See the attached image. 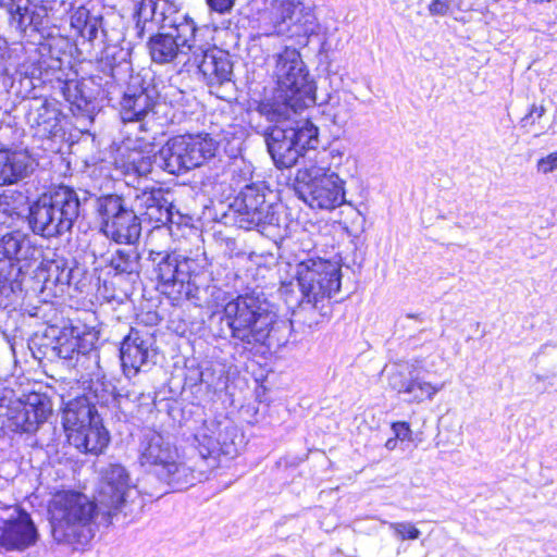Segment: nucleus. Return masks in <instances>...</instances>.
<instances>
[{
	"label": "nucleus",
	"instance_id": "09e8293b",
	"mask_svg": "<svg viewBox=\"0 0 557 557\" xmlns=\"http://www.w3.org/2000/svg\"><path fill=\"white\" fill-rule=\"evenodd\" d=\"M30 430V423H28L27 425L24 426V431H29Z\"/></svg>",
	"mask_w": 557,
	"mask_h": 557
},
{
	"label": "nucleus",
	"instance_id": "6ab92c4d",
	"mask_svg": "<svg viewBox=\"0 0 557 557\" xmlns=\"http://www.w3.org/2000/svg\"><path fill=\"white\" fill-rule=\"evenodd\" d=\"M151 18L161 24V28L169 29V34L177 40L180 46L191 50L195 48L197 27L195 22L168 0L149 1Z\"/></svg>",
	"mask_w": 557,
	"mask_h": 557
},
{
	"label": "nucleus",
	"instance_id": "6e6552de",
	"mask_svg": "<svg viewBox=\"0 0 557 557\" xmlns=\"http://www.w3.org/2000/svg\"><path fill=\"white\" fill-rule=\"evenodd\" d=\"M148 261L163 294L174 299L199 300L196 277L203 268L199 260L175 251L150 249Z\"/></svg>",
	"mask_w": 557,
	"mask_h": 557
},
{
	"label": "nucleus",
	"instance_id": "5701e85b",
	"mask_svg": "<svg viewBox=\"0 0 557 557\" xmlns=\"http://www.w3.org/2000/svg\"><path fill=\"white\" fill-rule=\"evenodd\" d=\"M170 196L171 194L162 188L143 191L136 198L140 214L156 224L172 222L174 206Z\"/></svg>",
	"mask_w": 557,
	"mask_h": 557
},
{
	"label": "nucleus",
	"instance_id": "bb28decb",
	"mask_svg": "<svg viewBox=\"0 0 557 557\" xmlns=\"http://www.w3.org/2000/svg\"><path fill=\"white\" fill-rule=\"evenodd\" d=\"M293 132L296 133V145L299 157L304 158V164L309 156H313L318 145V128L309 120L293 122Z\"/></svg>",
	"mask_w": 557,
	"mask_h": 557
},
{
	"label": "nucleus",
	"instance_id": "ea45409f",
	"mask_svg": "<svg viewBox=\"0 0 557 557\" xmlns=\"http://www.w3.org/2000/svg\"><path fill=\"white\" fill-rule=\"evenodd\" d=\"M546 112L544 106L533 104L530 109V112L521 120V124L523 127L528 125H533L537 120H540Z\"/></svg>",
	"mask_w": 557,
	"mask_h": 557
},
{
	"label": "nucleus",
	"instance_id": "8fccbe9b",
	"mask_svg": "<svg viewBox=\"0 0 557 557\" xmlns=\"http://www.w3.org/2000/svg\"><path fill=\"white\" fill-rule=\"evenodd\" d=\"M494 2H499L500 0H493Z\"/></svg>",
	"mask_w": 557,
	"mask_h": 557
},
{
	"label": "nucleus",
	"instance_id": "c9c22d12",
	"mask_svg": "<svg viewBox=\"0 0 557 557\" xmlns=\"http://www.w3.org/2000/svg\"><path fill=\"white\" fill-rule=\"evenodd\" d=\"M13 18L17 21L18 27L21 29L26 30L27 27H32V24L35 20V11H29L27 8H25L24 12H22V8L17 7Z\"/></svg>",
	"mask_w": 557,
	"mask_h": 557
},
{
	"label": "nucleus",
	"instance_id": "473e14b6",
	"mask_svg": "<svg viewBox=\"0 0 557 557\" xmlns=\"http://www.w3.org/2000/svg\"><path fill=\"white\" fill-rule=\"evenodd\" d=\"M152 161L149 152H145L143 150L133 149L126 156V165L128 171H133L139 176H146L152 170Z\"/></svg>",
	"mask_w": 557,
	"mask_h": 557
},
{
	"label": "nucleus",
	"instance_id": "2f4dec72",
	"mask_svg": "<svg viewBox=\"0 0 557 557\" xmlns=\"http://www.w3.org/2000/svg\"><path fill=\"white\" fill-rule=\"evenodd\" d=\"M46 392L37 389V424L46 421L53 412L54 403L60 404L61 396L58 395L51 387H46Z\"/></svg>",
	"mask_w": 557,
	"mask_h": 557
},
{
	"label": "nucleus",
	"instance_id": "e433bc0d",
	"mask_svg": "<svg viewBox=\"0 0 557 557\" xmlns=\"http://www.w3.org/2000/svg\"><path fill=\"white\" fill-rule=\"evenodd\" d=\"M537 171L543 174L552 173L557 169V151L541 158L536 164Z\"/></svg>",
	"mask_w": 557,
	"mask_h": 557
},
{
	"label": "nucleus",
	"instance_id": "2eb2a0df",
	"mask_svg": "<svg viewBox=\"0 0 557 557\" xmlns=\"http://www.w3.org/2000/svg\"><path fill=\"white\" fill-rule=\"evenodd\" d=\"M238 430L231 422L206 421L195 435L197 449L201 459L199 467L207 470L218 467L219 456L234 458L237 453L236 438Z\"/></svg>",
	"mask_w": 557,
	"mask_h": 557
},
{
	"label": "nucleus",
	"instance_id": "4c0bfd02",
	"mask_svg": "<svg viewBox=\"0 0 557 557\" xmlns=\"http://www.w3.org/2000/svg\"><path fill=\"white\" fill-rule=\"evenodd\" d=\"M34 208H35V202H30L28 196L25 197V203H24L23 209H20L17 207L14 208L15 210H18L17 211L18 215H23L26 218L28 227L32 232H35Z\"/></svg>",
	"mask_w": 557,
	"mask_h": 557
},
{
	"label": "nucleus",
	"instance_id": "c85d7f7f",
	"mask_svg": "<svg viewBox=\"0 0 557 557\" xmlns=\"http://www.w3.org/2000/svg\"><path fill=\"white\" fill-rule=\"evenodd\" d=\"M60 110L54 100L44 99L37 109V135L50 136L57 132L60 121Z\"/></svg>",
	"mask_w": 557,
	"mask_h": 557
},
{
	"label": "nucleus",
	"instance_id": "72a5a7b5",
	"mask_svg": "<svg viewBox=\"0 0 557 557\" xmlns=\"http://www.w3.org/2000/svg\"><path fill=\"white\" fill-rule=\"evenodd\" d=\"M389 529L394 532V535L401 540H417L421 532L411 522H389Z\"/></svg>",
	"mask_w": 557,
	"mask_h": 557
},
{
	"label": "nucleus",
	"instance_id": "39448f33",
	"mask_svg": "<svg viewBox=\"0 0 557 557\" xmlns=\"http://www.w3.org/2000/svg\"><path fill=\"white\" fill-rule=\"evenodd\" d=\"M139 463L172 490H185L207 478V470L189 465L178 448L159 433L147 435L139 446Z\"/></svg>",
	"mask_w": 557,
	"mask_h": 557
},
{
	"label": "nucleus",
	"instance_id": "37998d69",
	"mask_svg": "<svg viewBox=\"0 0 557 557\" xmlns=\"http://www.w3.org/2000/svg\"><path fill=\"white\" fill-rule=\"evenodd\" d=\"M52 9H53V1L52 0H41V4L40 5L37 4V13H36L37 18L39 16H41V14L44 16H47L48 13L50 11H52Z\"/></svg>",
	"mask_w": 557,
	"mask_h": 557
},
{
	"label": "nucleus",
	"instance_id": "a211bd4d",
	"mask_svg": "<svg viewBox=\"0 0 557 557\" xmlns=\"http://www.w3.org/2000/svg\"><path fill=\"white\" fill-rule=\"evenodd\" d=\"M388 385L399 394L408 396V401L420 404L432 400L445 387V383H432L425 372L414 366L397 368L388 375Z\"/></svg>",
	"mask_w": 557,
	"mask_h": 557
},
{
	"label": "nucleus",
	"instance_id": "20e7f679",
	"mask_svg": "<svg viewBox=\"0 0 557 557\" xmlns=\"http://www.w3.org/2000/svg\"><path fill=\"white\" fill-rule=\"evenodd\" d=\"M295 275L301 300L294 317L314 327L326 317L329 300L341 289L342 265L339 261L308 256L296 263Z\"/></svg>",
	"mask_w": 557,
	"mask_h": 557
},
{
	"label": "nucleus",
	"instance_id": "9b49d317",
	"mask_svg": "<svg viewBox=\"0 0 557 557\" xmlns=\"http://www.w3.org/2000/svg\"><path fill=\"white\" fill-rule=\"evenodd\" d=\"M77 194L66 186H53L37 197V230L45 239L72 228L79 215Z\"/></svg>",
	"mask_w": 557,
	"mask_h": 557
},
{
	"label": "nucleus",
	"instance_id": "423d86ee",
	"mask_svg": "<svg viewBox=\"0 0 557 557\" xmlns=\"http://www.w3.org/2000/svg\"><path fill=\"white\" fill-rule=\"evenodd\" d=\"M98 502L75 491L58 492L49 504L52 535L59 543L86 545L95 535Z\"/></svg>",
	"mask_w": 557,
	"mask_h": 557
},
{
	"label": "nucleus",
	"instance_id": "f257e3e1",
	"mask_svg": "<svg viewBox=\"0 0 557 557\" xmlns=\"http://www.w3.org/2000/svg\"><path fill=\"white\" fill-rule=\"evenodd\" d=\"M37 248H41L40 262L37 265V283H41V305L37 306V336L41 335L40 346L51 348L60 358L71 359L75 352L86 354L92 346L95 335L87 334L81 337V331L75 326L60 325L62 318L60 312L48 299L57 297L63 292V285L69 282L65 260L58 257L55 249L45 247L37 242Z\"/></svg>",
	"mask_w": 557,
	"mask_h": 557
},
{
	"label": "nucleus",
	"instance_id": "de8ad7c7",
	"mask_svg": "<svg viewBox=\"0 0 557 557\" xmlns=\"http://www.w3.org/2000/svg\"><path fill=\"white\" fill-rule=\"evenodd\" d=\"M146 125H147V123H141V124H140V126H139V127H140V129H141V131H146V129H147V128H146Z\"/></svg>",
	"mask_w": 557,
	"mask_h": 557
},
{
	"label": "nucleus",
	"instance_id": "9d476101",
	"mask_svg": "<svg viewBox=\"0 0 557 557\" xmlns=\"http://www.w3.org/2000/svg\"><path fill=\"white\" fill-rule=\"evenodd\" d=\"M218 149L219 143L209 134L175 136L156 154V163L170 174H181L209 162Z\"/></svg>",
	"mask_w": 557,
	"mask_h": 557
},
{
	"label": "nucleus",
	"instance_id": "f03ea898",
	"mask_svg": "<svg viewBox=\"0 0 557 557\" xmlns=\"http://www.w3.org/2000/svg\"><path fill=\"white\" fill-rule=\"evenodd\" d=\"M223 320L231 336L245 349L267 347L277 349L287 342V325L280 321L270 304L260 296L246 294L226 302Z\"/></svg>",
	"mask_w": 557,
	"mask_h": 557
},
{
	"label": "nucleus",
	"instance_id": "cd10ccee",
	"mask_svg": "<svg viewBox=\"0 0 557 557\" xmlns=\"http://www.w3.org/2000/svg\"><path fill=\"white\" fill-rule=\"evenodd\" d=\"M275 13L281 20L277 27L278 33L285 32L282 24L289 22L293 25L302 24L304 20L308 16L305 14V5L300 0H274Z\"/></svg>",
	"mask_w": 557,
	"mask_h": 557
},
{
	"label": "nucleus",
	"instance_id": "aec40b11",
	"mask_svg": "<svg viewBox=\"0 0 557 557\" xmlns=\"http://www.w3.org/2000/svg\"><path fill=\"white\" fill-rule=\"evenodd\" d=\"M295 138L293 121L289 119L280 121L265 133L268 151L277 168L288 169L298 161L299 151Z\"/></svg>",
	"mask_w": 557,
	"mask_h": 557
},
{
	"label": "nucleus",
	"instance_id": "f3484780",
	"mask_svg": "<svg viewBox=\"0 0 557 557\" xmlns=\"http://www.w3.org/2000/svg\"><path fill=\"white\" fill-rule=\"evenodd\" d=\"M154 337L146 330L131 329L120 347L122 369L127 377L136 376L156 357Z\"/></svg>",
	"mask_w": 557,
	"mask_h": 557
},
{
	"label": "nucleus",
	"instance_id": "1a4fd4ad",
	"mask_svg": "<svg viewBox=\"0 0 557 557\" xmlns=\"http://www.w3.org/2000/svg\"><path fill=\"white\" fill-rule=\"evenodd\" d=\"M63 426L69 443L82 453L99 455L110 443L109 431L95 406L85 397L66 404L63 410Z\"/></svg>",
	"mask_w": 557,
	"mask_h": 557
},
{
	"label": "nucleus",
	"instance_id": "ddd939ff",
	"mask_svg": "<svg viewBox=\"0 0 557 557\" xmlns=\"http://www.w3.org/2000/svg\"><path fill=\"white\" fill-rule=\"evenodd\" d=\"M96 211L100 230L106 237L117 244H134L141 234L139 218L117 195H107L97 199Z\"/></svg>",
	"mask_w": 557,
	"mask_h": 557
},
{
	"label": "nucleus",
	"instance_id": "4468645a",
	"mask_svg": "<svg viewBox=\"0 0 557 557\" xmlns=\"http://www.w3.org/2000/svg\"><path fill=\"white\" fill-rule=\"evenodd\" d=\"M134 487L123 465L111 462L100 468L96 502L104 524L109 525L111 519L124 510Z\"/></svg>",
	"mask_w": 557,
	"mask_h": 557
},
{
	"label": "nucleus",
	"instance_id": "c03bdc74",
	"mask_svg": "<svg viewBox=\"0 0 557 557\" xmlns=\"http://www.w3.org/2000/svg\"><path fill=\"white\" fill-rule=\"evenodd\" d=\"M97 35V25L96 23H88V27L85 30V36L88 37L89 40L94 39Z\"/></svg>",
	"mask_w": 557,
	"mask_h": 557
},
{
	"label": "nucleus",
	"instance_id": "412c9836",
	"mask_svg": "<svg viewBox=\"0 0 557 557\" xmlns=\"http://www.w3.org/2000/svg\"><path fill=\"white\" fill-rule=\"evenodd\" d=\"M193 62L211 88H219L232 82L233 64L230 55L218 48H196Z\"/></svg>",
	"mask_w": 557,
	"mask_h": 557
},
{
	"label": "nucleus",
	"instance_id": "7ed1b4c3",
	"mask_svg": "<svg viewBox=\"0 0 557 557\" xmlns=\"http://www.w3.org/2000/svg\"><path fill=\"white\" fill-rule=\"evenodd\" d=\"M352 164L337 150H322L309 156L296 174V191L312 209L333 210L345 200V171Z\"/></svg>",
	"mask_w": 557,
	"mask_h": 557
},
{
	"label": "nucleus",
	"instance_id": "a878e982",
	"mask_svg": "<svg viewBox=\"0 0 557 557\" xmlns=\"http://www.w3.org/2000/svg\"><path fill=\"white\" fill-rule=\"evenodd\" d=\"M148 47L152 61L160 64L170 63L180 53H184V49L169 33L151 37Z\"/></svg>",
	"mask_w": 557,
	"mask_h": 557
},
{
	"label": "nucleus",
	"instance_id": "79ce46f5",
	"mask_svg": "<svg viewBox=\"0 0 557 557\" xmlns=\"http://www.w3.org/2000/svg\"><path fill=\"white\" fill-rule=\"evenodd\" d=\"M393 430L396 435V438L401 441L409 438L411 430L409 424L406 422H397L393 424Z\"/></svg>",
	"mask_w": 557,
	"mask_h": 557
},
{
	"label": "nucleus",
	"instance_id": "a18cd8bd",
	"mask_svg": "<svg viewBox=\"0 0 557 557\" xmlns=\"http://www.w3.org/2000/svg\"><path fill=\"white\" fill-rule=\"evenodd\" d=\"M397 445V438H389L385 443V447L389 450L395 449Z\"/></svg>",
	"mask_w": 557,
	"mask_h": 557
},
{
	"label": "nucleus",
	"instance_id": "0eeeda50",
	"mask_svg": "<svg viewBox=\"0 0 557 557\" xmlns=\"http://www.w3.org/2000/svg\"><path fill=\"white\" fill-rule=\"evenodd\" d=\"M273 75L276 79L275 101L287 111L297 112L315 102V87L295 48H285L274 55Z\"/></svg>",
	"mask_w": 557,
	"mask_h": 557
},
{
	"label": "nucleus",
	"instance_id": "49530a36",
	"mask_svg": "<svg viewBox=\"0 0 557 557\" xmlns=\"http://www.w3.org/2000/svg\"><path fill=\"white\" fill-rule=\"evenodd\" d=\"M25 81L27 82V84H28L32 88L34 87V85H33V77H32V76H28V75L26 74V76H25Z\"/></svg>",
	"mask_w": 557,
	"mask_h": 557
},
{
	"label": "nucleus",
	"instance_id": "f704fd0d",
	"mask_svg": "<svg viewBox=\"0 0 557 557\" xmlns=\"http://www.w3.org/2000/svg\"><path fill=\"white\" fill-rule=\"evenodd\" d=\"M89 22V11L85 7L75 9L71 14V26L84 37Z\"/></svg>",
	"mask_w": 557,
	"mask_h": 557
},
{
	"label": "nucleus",
	"instance_id": "f8f14e48",
	"mask_svg": "<svg viewBox=\"0 0 557 557\" xmlns=\"http://www.w3.org/2000/svg\"><path fill=\"white\" fill-rule=\"evenodd\" d=\"M35 246L30 237L21 231L7 234L0 239V284L22 285L35 278L33 260Z\"/></svg>",
	"mask_w": 557,
	"mask_h": 557
},
{
	"label": "nucleus",
	"instance_id": "58836bf2",
	"mask_svg": "<svg viewBox=\"0 0 557 557\" xmlns=\"http://www.w3.org/2000/svg\"><path fill=\"white\" fill-rule=\"evenodd\" d=\"M451 0H431L429 13L433 16H444L448 13Z\"/></svg>",
	"mask_w": 557,
	"mask_h": 557
},
{
	"label": "nucleus",
	"instance_id": "4be33fe9",
	"mask_svg": "<svg viewBox=\"0 0 557 557\" xmlns=\"http://www.w3.org/2000/svg\"><path fill=\"white\" fill-rule=\"evenodd\" d=\"M35 536L32 517L24 510H18L16 517L0 520V546L8 550L24 549Z\"/></svg>",
	"mask_w": 557,
	"mask_h": 557
},
{
	"label": "nucleus",
	"instance_id": "c756f323",
	"mask_svg": "<svg viewBox=\"0 0 557 557\" xmlns=\"http://www.w3.org/2000/svg\"><path fill=\"white\" fill-rule=\"evenodd\" d=\"M51 52V44L49 40L39 42L37 45V71L39 72L40 77H44V82L50 81V73L53 76L58 72L61 71L62 61L57 55H50L46 59V54Z\"/></svg>",
	"mask_w": 557,
	"mask_h": 557
},
{
	"label": "nucleus",
	"instance_id": "dca6fc26",
	"mask_svg": "<svg viewBox=\"0 0 557 557\" xmlns=\"http://www.w3.org/2000/svg\"><path fill=\"white\" fill-rule=\"evenodd\" d=\"M230 210L234 222L244 230L278 222L275 207L265 200L264 188L257 184L246 185L230 205Z\"/></svg>",
	"mask_w": 557,
	"mask_h": 557
},
{
	"label": "nucleus",
	"instance_id": "a19ab883",
	"mask_svg": "<svg viewBox=\"0 0 557 557\" xmlns=\"http://www.w3.org/2000/svg\"><path fill=\"white\" fill-rule=\"evenodd\" d=\"M207 2L212 10L225 13L233 8L235 0H207Z\"/></svg>",
	"mask_w": 557,
	"mask_h": 557
},
{
	"label": "nucleus",
	"instance_id": "393cba45",
	"mask_svg": "<svg viewBox=\"0 0 557 557\" xmlns=\"http://www.w3.org/2000/svg\"><path fill=\"white\" fill-rule=\"evenodd\" d=\"M32 166V158L26 150H0V185L14 184L24 178Z\"/></svg>",
	"mask_w": 557,
	"mask_h": 557
},
{
	"label": "nucleus",
	"instance_id": "b1692460",
	"mask_svg": "<svg viewBox=\"0 0 557 557\" xmlns=\"http://www.w3.org/2000/svg\"><path fill=\"white\" fill-rule=\"evenodd\" d=\"M154 89L128 88L121 100V117L124 122L143 121L149 116L157 103Z\"/></svg>",
	"mask_w": 557,
	"mask_h": 557
},
{
	"label": "nucleus",
	"instance_id": "7c9ffc66",
	"mask_svg": "<svg viewBox=\"0 0 557 557\" xmlns=\"http://www.w3.org/2000/svg\"><path fill=\"white\" fill-rule=\"evenodd\" d=\"M139 253L135 249H119L110 259V265L117 273H136L139 269Z\"/></svg>",
	"mask_w": 557,
	"mask_h": 557
}]
</instances>
